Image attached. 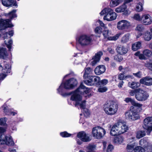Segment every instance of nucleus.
Segmentation results:
<instances>
[{
  "instance_id": "61",
  "label": "nucleus",
  "mask_w": 152,
  "mask_h": 152,
  "mask_svg": "<svg viewBox=\"0 0 152 152\" xmlns=\"http://www.w3.org/2000/svg\"><path fill=\"white\" fill-rule=\"evenodd\" d=\"M139 58L140 59L142 60H145L146 59V57L143 53V54H140Z\"/></svg>"
},
{
  "instance_id": "5",
  "label": "nucleus",
  "mask_w": 152,
  "mask_h": 152,
  "mask_svg": "<svg viewBox=\"0 0 152 152\" xmlns=\"http://www.w3.org/2000/svg\"><path fill=\"white\" fill-rule=\"evenodd\" d=\"M16 11V10H13L8 14V15L10 18V19H8L0 21V28L1 30L4 29L7 27H11L13 26L10 21L12 18L17 17L15 14Z\"/></svg>"
},
{
  "instance_id": "20",
  "label": "nucleus",
  "mask_w": 152,
  "mask_h": 152,
  "mask_svg": "<svg viewBox=\"0 0 152 152\" xmlns=\"http://www.w3.org/2000/svg\"><path fill=\"white\" fill-rule=\"evenodd\" d=\"M140 83L147 86H151L152 85V78L148 77H144L140 80Z\"/></svg>"
},
{
  "instance_id": "1",
  "label": "nucleus",
  "mask_w": 152,
  "mask_h": 152,
  "mask_svg": "<svg viewBox=\"0 0 152 152\" xmlns=\"http://www.w3.org/2000/svg\"><path fill=\"white\" fill-rule=\"evenodd\" d=\"M89 90L82 84H81L79 87L75 91L72 93V95L70 100L76 102L75 106H77L78 104L82 101H81L82 97L80 94L84 93L87 94L89 92Z\"/></svg>"
},
{
  "instance_id": "40",
  "label": "nucleus",
  "mask_w": 152,
  "mask_h": 152,
  "mask_svg": "<svg viewBox=\"0 0 152 152\" xmlns=\"http://www.w3.org/2000/svg\"><path fill=\"white\" fill-rule=\"evenodd\" d=\"M143 53L145 55V57H150L152 55V52L148 49L144 50L143 51Z\"/></svg>"
},
{
  "instance_id": "8",
  "label": "nucleus",
  "mask_w": 152,
  "mask_h": 152,
  "mask_svg": "<svg viewBox=\"0 0 152 152\" xmlns=\"http://www.w3.org/2000/svg\"><path fill=\"white\" fill-rule=\"evenodd\" d=\"M135 97L138 101H143L146 100L149 97V94L145 91L140 88L136 89Z\"/></svg>"
},
{
  "instance_id": "38",
  "label": "nucleus",
  "mask_w": 152,
  "mask_h": 152,
  "mask_svg": "<svg viewBox=\"0 0 152 152\" xmlns=\"http://www.w3.org/2000/svg\"><path fill=\"white\" fill-rule=\"evenodd\" d=\"M96 148V146L94 145L89 144L86 147L87 152H94L93 151Z\"/></svg>"
},
{
  "instance_id": "41",
  "label": "nucleus",
  "mask_w": 152,
  "mask_h": 152,
  "mask_svg": "<svg viewBox=\"0 0 152 152\" xmlns=\"http://www.w3.org/2000/svg\"><path fill=\"white\" fill-rule=\"evenodd\" d=\"M6 50L4 48L0 50V58L4 59L6 56Z\"/></svg>"
},
{
  "instance_id": "64",
  "label": "nucleus",
  "mask_w": 152,
  "mask_h": 152,
  "mask_svg": "<svg viewBox=\"0 0 152 152\" xmlns=\"http://www.w3.org/2000/svg\"><path fill=\"white\" fill-rule=\"evenodd\" d=\"M124 82L122 81L119 82V83L118 85V86L119 88H121L122 87L123 85Z\"/></svg>"
},
{
  "instance_id": "4",
  "label": "nucleus",
  "mask_w": 152,
  "mask_h": 152,
  "mask_svg": "<svg viewBox=\"0 0 152 152\" xmlns=\"http://www.w3.org/2000/svg\"><path fill=\"white\" fill-rule=\"evenodd\" d=\"M118 106L114 101H110L104 105L103 108L105 113L108 115L115 114L117 112Z\"/></svg>"
},
{
  "instance_id": "21",
  "label": "nucleus",
  "mask_w": 152,
  "mask_h": 152,
  "mask_svg": "<svg viewBox=\"0 0 152 152\" xmlns=\"http://www.w3.org/2000/svg\"><path fill=\"white\" fill-rule=\"evenodd\" d=\"M108 9H110L109 8H106L103 10L100 13V14L101 16L103 15H104L106 14V15H105L104 17V19L105 20H107L108 21H110V14L109 12H108L107 11Z\"/></svg>"
},
{
  "instance_id": "59",
  "label": "nucleus",
  "mask_w": 152,
  "mask_h": 152,
  "mask_svg": "<svg viewBox=\"0 0 152 152\" xmlns=\"http://www.w3.org/2000/svg\"><path fill=\"white\" fill-rule=\"evenodd\" d=\"M136 90L130 91L129 92L130 95L132 96H134L135 94H136L137 91Z\"/></svg>"
},
{
  "instance_id": "26",
  "label": "nucleus",
  "mask_w": 152,
  "mask_h": 152,
  "mask_svg": "<svg viewBox=\"0 0 152 152\" xmlns=\"http://www.w3.org/2000/svg\"><path fill=\"white\" fill-rule=\"evenodd\" d=\"M143 38L144 40L148 41L152 38V36L150 32L148 31L145 32L143 34Z\"/></svg>"
},
{
  "instance_id": "48",
  "label": "nucleus",
  "mask_w": 152,
  "mask_h": 152,
  "mask_svg": "<svg viewBox=\"0 0 152 152\" xmlns=\"http://www.w3.org/2000/svg\"><path fill=\"white\" fill-rule=\"evenodd\" d=\"M4 42L5 44L7 45V47L9 49V50H10L11 48V46L12 43V40L11 39L9 40L7 43L6 42V41H4Z\"/></svg>"
},
{
  "instance_id": "15",
  "label": "nucleus",
  "mask_w": 152,
  "mask_h": 152,
  "mask_svg": "<svg viewBox=\"0 0 152 152\" xmlns=\"http://www.w3.org/2000/svg\"><path fill=\"white\" fill-rule=\"evenodd\" d=\"M77 136L78 138L84 142H89L91 140L88 134L83 131H82L78 133Z\"/></svg>"
},
{
  "instance_id": "24",
  "label": "nucleus",
  "mask_w": 152,
  "mask_h": 152,
  "mask_svg": "<svg viewBox=\"0 0 152 152\" xmlns=\"http://www.w3.org/2000/svg\"><path fill=\"white\" fill-rule=\"evenodd\" d=\"M84 73L83 75L84 78H86L91 76L93 72V70L90 67L85 68L84 69Z\"/></svg>"
},
{
  "instance_id": "37",
  "label": "nucleus",
  "mask_w": 152,
  "mask_h": 152,
  "mask_svg": "<svg viewBox=\"0 0 152 152\" xmlns=\"http://www.w3.org/2000/svg\"><path fill=\"white\" fill-rule=\"evenodd\" d=\"M134 144L132 143L131 144H128L126 147V150L127 152H131L134 151Z\"/></svg>"
},
{
  "instance_id": "6",
  "label": "nucleus",
  "mask_w": 152,
  "mask_h": 152,
  "mask_svg": "<svg viewBox=\"0 0 152 152\" xmlns=\"http://www.w3.org/2000/svg\"><path fill=\"white\" fill-rule=\"evenodd\" d=\"M136 107L132 106L130 110L125 113L126 118L129 120H135L138 119L139 115L138 112L136 110Z\"/></svg>"
},
{
  "instance_id": "28",
  "label": "nucleus",
  "mask_w": 152,
  "mask_h": 152,
  "mask_svg": "<svg viewBox=\"0 0 152 152\" xmlns=\"http://www.w3.org/2000/svg\"><path fill=\"white\" fill-rule=\"evenodd\" d=\"M140 83L138 82L134 81L128 83L129 86L132 89L137 88L140 87Z\"/></svg>"
},
{
  "instance_id": "34",
  "label": "nucleus",
  "mask_w": 152,
  "mask_h": 152,
  "mask_svg": "<svg viewBox=\"0 0 152 152\" xmlns=\"http://www.w3.org/2000/svg\"><path fill=\"white\" fill-rule=\"evenodd\" d=\"M122 1L121 0H112L110 3L111 7H115L119 4Z\"/></svg>"
},
{
  "instance_id": "19",
  "label": "nucleus",
  "mask_w": 152,
  "mask_h": 152,
  "mask_svg": "<svg viewBox=\"0 0 152 152\" xmlns=\"http://www.w3.org/2000/svg\"><path fill=\"white\" fill-rule=\"evenodd\" d=\"M102 55V53L100 51L96 53L92 58L93 60L91 62V64L92 66L95 65L97 62L99 61L100 57Z\"/></svg>"
},
{
  "instance_id": "3",
  "label": "nucleus",
  "mask_w": 152,
  "mask_h": 152,
  "mask_svg": "<svg viewBox=\"0 0 152 152\" xmlns=\"http://www.w3.org/2000/svg\"><path fill=\"white\" fill-rule=\"evenodd\" d=\"M93 35L83 34L80 35L77 39L78 44L83 47L91 45L94 39Z\"/></svg>"
},
{
  "instance_id": "18",
  "label": "nucleus",
  "mask_w": 152,
  "mask_h": 152,
  "mask_svg": "<svg viewBox=\"0 0 152 152\" xmlns=\"http://www.w3.org/2000/svg\"><path fill=\"white\" fill-rule=\"evenodd\" d=\"M116 50L118 54L121 55L126 54L128 50L126 47L121 45L118 46L116 49Z\"/></svg>"
},
{
  "instance_id": "42",
  "label": "nucleus",
  "mask_w": 152,
  "mask_h": 152,
  "mask_svg": "<svg viewBox=\"0 0 152 152\" xmlns=\"http://www.w3.org/2000/svg\"><path fill=\"white\" fill-rule=\"evenodd\" d=\"M64 83H62L58 88L57 89L58 92L61 94H62V93L64 91Z\"/></svg>"
},
{
  "instance_id": "55",
  "label": "nucleus",
  "mask_w": 152,
  "mask_h": 152,
  "mask_svg": "<svg viewBox=\"0 0 152 152\" xmlns=\"http://www.w3.org/2000/svg\"><path fill=\"white\" fill-rule=\"evenodd\" d=\"M145 66L149 69L152 70V63H147L145 64Z\"/></svg>"
},
{
  "instance_id": "11",
  "label": "nucleus",
  "mask_w": 152,
  "mask_h": 152,
  "mask_svg": "<svg viewBox=\"0 0 152 152\" xmlns=\"http://www.w3.org/2000/svg\"><path fill=\"white\" fill-rule=\"evenodd\" d=\"M100 80V79L99 77L91 76L89 77L88 80L85 81L84 83L88 86H92L95 84L97 85Z\"/></svg>"
},
{
  "instance_id": "7",
  "label": "nucleus",
  "mask_w": 152,
  "mask_h": 152,
  "mask_svg": "<svg viewBox=\"0 0 152 152\" xmlns=\"http://www.w3.org/2000/svg\"><path fill=\"white\" fill-rule=\"evenodd\" d=\"M93 136L97 139H100L104 135L106 131L104 129L100 127L96 126L92 130Z\"/></svg>"
},
{
  "instance_id": "50",
  "label": "nucleus",
  "mask_w": 152,
  "mask_h": 152,
  "mask_svg": "<svg viewBox=\"0 0 152 152\" xmlns=\"http://www.w3.org/2000/svg\"><path fill=\"white\" fill-rule=\"evenodd\" d=\"M107 88L106 87H100L98 88V91L100 92H104L106 91Z\"/></svg>"
},
{
  "instance_id": "14",
  "label": "nucleus",
  "mask_w": 152,
  "mask_h": 152,
  "mask_svg": "<svg viewBox=\"0 0 152 152\" xmlns=\"http://www.w3.org/2000/svg\"><path fill=\"white\" fill-rule=\"evenodd\" d=\"M130 26L129 22L125 20L119 21L117 23V28L119 30H123L128 28Z\"/></svg>"
},
{
  "instance_id": "22",
  "label": "nucleus",
  "mask_w": 152,
  "mask_h": 152,
  "mask_svg": "<svg viewBox=\"0 0 152 152\" xmlns=\"http://www.w3.org/2000/svg\"><path fill=\"white\" fill-rule=\"evenodd\" d=\"M106 70L105 67L103 65H100L96 67L94 72L95 74L97 75H100L104 73Z\"/></svg>"
},
{
  "instance_id": "46",
  "label": "nucleus",
  "mask_w": 152,
  "mask_h": 152,
  "mask_svg": "<svg viewBox=\"0 0 152 152\" xmlns=\"http://www.w3.org/2000/svg\"><path fill=\"white\" fill-rule=\"evenodd\" d=\"M108 82L107 80L104 79L100 81L99 80V82L98 83V86L104 85H106Z\"/></svg>"
},
{
  "instance_id": "27",
  "label": "nucleus",
  "mask_w": 152,
  "mask_h": 152,
  "mask_svg": "<svg viewBox=\"0 0 152 152\" xmlns=\"http://www.w3.org/2000/svg\"><path fill=\"white\" fill-rule=\"evenodd\" d=\"M126 5L125 4H124L119 7L115 9V11L117 13L122 12L126 11Z\"/></svg>"
},
{
  "instance_id": "12",
  "label": "nucleus",
  "mask_w": 152,
  "mask_h": 152,
  "mask_svg": "<svg viewBox=\"0 0 152 152\" xmlns=\"http://www.w3.org/2000/svg\"><path fill=\"white\" fill-rule=\"evenodd\" d=\"M77 83V81L75 79L72 78L64 83V86L66 89H71L76 86Z\"/></svg>"
},
{
  "instance_id": "52",
  "label": "nucleus",
  "mask_w": 152,
  "mask_h": 152,
  "mask_svg": "<svg viewBox=\"0 0 152 152\" xmlns=\"http://www.w3.org/2000/svg\"><path fill=\"white\" fill-rule=\"evenodd\" d=\"M6 119L5 118H2L0 119V125H3L6 124Z\"/></svg>"
},
{
  "instance_id": "17",
  "label": "nucleus",
  "mask_w": 152,
  "mask_h": 152,
  "mask_svg": "<svg viewBox=\"0 0 152 152\" xmlns=\"http://www.w3.org/2000/svg\"><path fill=\"white\" fill-rule=\"evenodd\" d=\"M78 106H80L81 109H83V112L85 116L86 117H88L90 113L88 110L85 108L86 101L84 100L82 101V102H80V104H78L77 105L76 107H78Z\"/></svg>"
},
{
  "instance_id": "62",
  "label": "nucleus",
  "mask_w": 152,
  "mask_h": 152,
  "mask_svg": "<svg viewBox=\"0 0 152 152\" xmlns=\"http://www.w3.org/2000/svg\"><path fill=\"white\" fill-rule=\"evenodd\" d=\"M6 76V75L4 74H0V80H3Z\"/></svg>"
},
{
  "instance_id": "13",
  "label": "nucleus",
  "mask_w": 152,
  "mask_h": 152,
  "mask_svg": "<svg viewBox=\"0 0 152 152\" xmlns=\"http://www.w3.org/2000/svg\"><path fill=\"white\" fill-rule=\"evenodd\" d=\"M2 135H0V145L5 144L9 146L14 145V142L13 141L11 136L10 135L5 136L4 139H2Z\"/></svg>"
},
{
  "instance_id": "16",
  "label": "nucleus",
  "mask_w": 152,
  "mask_h": 152,
  "mask_svg": "<svg viewBox=\"0 0 152 152\" xmlns=\"http://www.w3.org/2000/svg\"><path fill=\"white\" fill-rule=\"evenodd\" d=\"M142 21L145 25H148L152 23V18L151 16L147 14H143L142 15Z\"/></svg>"
},
{
  "instance_id": "23",
  "label": "nucleus",
  "mask_w": 152,
  "mask_h": 152,
  "mask_svg": "<svg viewBox=\"0 0 152 152\" xmlns=\"http://www.w3.org/2000/svg\"><path fill=\"white\" fill-rule=\"evenodd\" d=\"M125 101L127 103L130 102L133 106L140 108L142 106V104L136 102L134 100L132 99L131 98H126Z\"/></svg>"
},
{
  "instance_id": "25",
  "label": "nucleus",
  "mask_w": 152,
  "mask_h": 152,
  "mask_svg": "<svg viewBox=\"0 0 152 152\" xmlns=\"http://www.w3.org/2000/svg\"><path fill=\"white\" fill-rule=\"evenodd\" d=\"M139 144L144 148H150V146H149L147 140L145 138L140 140L139 142Z\"/></svg>"
},
{
  "instance_id": "35",
  "label": "nucleus",
  "mask_w": 152,
  "mask_h": 152,
  "mask_svg": "<svg viewBox=\"0 0 152 152\" xmlns=\"http://www.w3.org/2000/svg\"><path fill=\"white\" fill-rule=\"evenodd\" d=\"M13 0H2V3L3 5L6 7H9L10 6Z\"/></svg>"
},
{
  "instance_id": "32",
  "label": "nucleus",
  "mask_w": 152,
  "mask_h": 152,
  "mask_svg": "<svg viewBox=\"0 0 152 152\" xmlns=\"http://www.w3.org/2000/svg\"><path fill=\"white\" fill-rule=\"evenodd\" d=\"M143 3L139 2L138 3L136 6V11L138 12L142 11L143 10Z\"/></svg>"
},
{
  "instance_id": "30",
  "label": "nucleus",
  "mask_w": 152,
  "mask_h": 152,
  "mask_svg": "<svg viewBox=\"0 0 152 152\" xmlns=\"http://www.w3.org/2000/svg\"><path fill=\"white\" fill-rule=\"evenodd\" d=\"M141 46V42H136L133 44L132 46V49L134 51H136L137 50L140 49Z\"/></svg>"
},
{
  "instance_id": "49",
  "label": "nucleus",
  "mask_w": 152,
  "mask_h": 152,
  "mask_svg": "<svg viewBox=\"0 0 152 152\" xmlns=\"http://www.w3.org/2000/svg\"><path fill=\"white\" fill-rule=\"evenodd\" d=\"M61 135L63 137H67L70 136L71 134H69L66 132H64L60 133Z\"/></svg>"
},
{
  "instance_id": "39",
  "label": "nucleus",
  "mask_w": 152,
  "mask_h": 152,
  "mask_svg": "<svg viewBox=\"0 0 152 152\" xmlns=\"http://www.w3.org/2000/svg\"><path fill=\"white\" fill-rule=\"evenodd\" d=\"M145 135V133L144 131H138L137 134V137L138 139L143 137Z\"/></svg>"
},
{
  "instance_id": "53",
  "label": "nucleus",
  "mask_w": 152,
  "mask_h": 152,
  "mask_svg": "<svg viewBox=\"0 0 152 152\" xmlns=\"http://www.w3.org/2000/svg\"><path fill=\"white\" fill-rule=\"evenodd\" d=\"M5 67L6 69H7V71H6V72H10L11 67V66L10 64H5Z\"/></svg>"
},
{
  "instance_id": "31",
  "label": "nucleus",
  "mask_w": 152,
  "mask_h": 152,
  "mask_svg": "<svg viewBox=\"0 0 152 152\" xmlns=\"http://www.w3.org/2000/svg\"><path fill=\"white\" fill-rule=\"evenodd\" d=\"M124 141L123 137L122 136H119L114 137L113 139V141L116 144H121Z\"/></svg>"
},
{
  "instance_id": "47",
  "label": "nucleus",
  "mask_w": 152,
  "mask_h": 152,
  "mask_svg": "<svg viewBox=\"0 0 152 152\" xmlns=\"http://www.w3.org/2000/svg\"><path fill=\"white\" fill-rule=\"evenodd\" d=\"M11 110H10L9 108L7 107H5L4 108V112L6 115H10L11 114Z\"/></svg>"
},
{
  "instance_id": "44",
  "label": "nucleus",
  "mask_w": 152,
  "mask_h": 152,
  "mask_svg": "<svg viewBox=\"0 0 152 152\" xmlns=\"http://www.w3.org/2000/svg\"><path fill=\"white\" fill-rule=\"evenodd\" d=\"M133 18L137 20L141 21L142 20V16L141 17L140 14L137 13L134 15Z\"/></svg>"
},
{
  "instance_id": "43",
  "label": "nucleus",
  "mask_w": 152,
  "mask_h": 152,
  "mask_svg": "<svg viewBox=\"0 0 152 152\" xmlns=\"http://www.w3.org/2000/svg\"><path fill=\"white\" fill-rule=\"evenodd\" d=\"M144 148L141 146H138L134 149V152H145Z\"/></svg>"
},
{
  "instance_id": "45",
  "label": "nucleus",
  "mask_w": 152,
  "mask_h": 152,
  "mask_svg": "<svg viewBox=\"0 0 152 152\" xmlns=\"http://www.w3.org/2000/svg\"><path fill=\"white\" fill-rule=\"evenodd\" d=\"M136 30L139 31H142L144 29V26L143 25L140 24L138 25L136 28Z\"/></svg>"
},
{
  "instance_id": "60",
  "label": "nucleus",
  "mask_w": 152,
  "mask_h": 152,
  "mask_svg": "<svg viewBox=\"0 0 152 152\" xmlns=\"http://www.w3.org/2000/svg\"><path fill=\"white\" fill-rule=\"evenodd\" d=\"M13 32L12 31H11L5 33V35H8L10 36L9 37L12 36L13 35Z\"/></svg>"
},
{
  "instance_id": "9",
  "label": "nucleus",
  "mask_w": 152,
  "mask_h": 152,
  "mask_svg": "<svg viewBox=\"0 0 152 152\" xmlns=\"http://www.w3.org/2000/svg\"><path fill=\"white\" fill-rule=\"evenodd\" d=\"M103 31V34L105 38H107V39L109 40L115 41L117 39L121 34V33H119L117 34L114 36L110 37V35L111 34V31L106 29V28Z\"/></svg>"
},
{
  "instance_id": "56",
  "label": "nucleus",
  "mask_w": 152,
  "mask_h": 152,
  "mask_svg": "<svg viewBox=\"0 0 152 152\" xmlns=\"http://www.w3.org/2000/svg\"><path fill=\"white\" fill-rule=\"evenodd\" d=\"M113 149V145H109L107 147V152H110Z\"/></svg>"
},
{
  "instance_id": "58",
  "label": "nucleus",
  "mask_w": 152,
  "mask_h": 152,
  "mask_svg": "<svg viewBox=\"0 0 152 152\" xmlns=\"http://www.w3.org/2000/svg\"><path fill=\"white\" fill-rule=\"evenodd\" d=\"M100 25L102 26V27H103L104 28V29H106V27L105 26L104 24L100 20H98V21Z\"/></svg>"
},
{
  "instance_id": "57",
  "label": "nucleus",
  "mask_w": 152,
  "mask_h": 152,
  "mask_svg": "<svg viewBox=\"0 0 152 152\" xmlns=\"http://www.w3.org/2000/svg\"><path fill=\"white\" fill-rule=\"evenodd\" d=\"M114 59L115 60L119 62L123 60V58L122 57H118L117 56H115Z\"/></svg>"
},
{
  "instance_id": "54",
  "label": "nucleus",
  "mask_w": 152,
  "mask_h": 152,
  "mask_svg": "<svg viewBox=\"0 0 152 152\" xmlns=\"http://www.w3.org/2000/svg\"><path fill=\"white\" fill-rule=\"evenodd\" d=\"M133 75L135 77H137L140 78L141 77L142 73L141 72L139 71L137 73H133Z\"/></svg>"
},
{
  "instance_id": "33",
  "label": "nucleus",
  "mask_w": 152,
  "mask_h": 152,
  "mask_svg": "<svg viewBox=\"0 0 152 152\" xmlns=\"http://www.w3.org/2000/svg\"><path fill=\"white\" fill-rule=\"evenodd\" d=\"M118 79L120 80H126L128 78H132V76L128 75L126 76H125L124 74L123 73H120L118 75Z\"/></svg>"
},
{
  "instance_id": "63",
  "label": "nucleus",
  "mask_w": 152,
  "mask_h": 152,
  "mask_svg": "<svg viewBox=\"0 0 152 152\" xmlns=\"http://www.w3.org/2000/svg\"><path fill=\"white\" fill-rule=\"evenodd\" d=\"M107 50L109 53L111 54H114L115 53V51L114 50L112 49L111 48H107Z\"/></svg>"
},
{
  "instance_id": "10",
  "label": "nucleus",
  "mask_w": 152,
  "mask_h": 152,
  "mask_svg": "<svg viewBox=\"0 0 152 152\" xmlns=\"http://www.w3.org/2000/svg\"><path fill=\"white\" fill-rule=\"evenodd\" d=\"M143 127L149 133L152 131V117H148L144 120Z\"/></svg>"
},
{
  "instance_id": "51",
  "label": "nucleus",
  "mask_w": 152,
  "mask_h": 152,
  "mask_svg": "<svg viewBox=\"0 0 152 152\" xmlns=\"http://www.w3.org/2000/svg\"><path fill=\"white\" fill-rule=\"evenodd\" d=\"M95 31L96 33L101 34L102 32V28L100 27H97L95 28Z\"/></svg>"
},
{
  "instance_id": "29",
  "label": "nucleus",
  "mask_w": 152,
  "mask_h": 152,
  "mask_svg": "<svg viewBox=\"0 0 152 152\" xmlns=\"http://www.w3.org/2000/svg\"><path fill=\"white\" fill-rule=\"evenodd\" d=\"M107 12H109L110 14V21L114 20L116 19L117 16V14L114 12H113V10L111 9H108L107 10Z\"/></svg>"
},
{
  "instance_id": "36",
  "label": "nucleus",
  "mask_w": 152,
  "mask_h": 152,
  "mask_svg": "<svg viewBox=\"0 0 152 152\" xmlns=\"http://www.w3.org/2000/svg\"><path fill=\"white\" fill-rule=\"evenodd\" d=\"M130 35L129 33L125 34L122 38L121 42L123 43L127 42L129 39Z\"/></svg>"
},
{
  "instance_id": "2",
  "label": "nucleus",
  "mask_w": 152,
  "mask_h": 152,
  "mask_svg": "<svg viewBox=\"0 0 152 152\" xmlns=\"http://www.w3.org/2000/svg\"><path fill=\"white\" fill-rule=\"evenodd\" d=\"M128 129V126L125 123L119 122L113 126L110 133L111 135L115 136L124 133Z\"/></svg>"
}]
</instances>
